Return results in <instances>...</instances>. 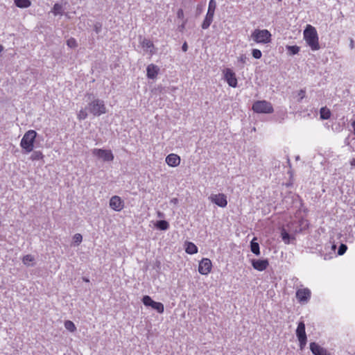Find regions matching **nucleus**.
Wrapping results in <instances>:
<instances>
[{
  "mask_svg": "<svg viewBox=\"0 0 355 355\" xmlns=\"http://www.w3.org/2000/svg\"><path fill=\"white\" fill-rule=\"evenodd\" d=\"M304 37L311 50L317 51L320 49L318 33L314 27L308 25L304 31Z\"/></svg>",
  "mask_w": 355,
  "mask_h": 355,
  "instance_id": "f257e3e1",
  "label": "nucleus"
},
{
  "mask_svg": "<svg viewBox=\"0 0 355 355\" xmlns=\"http://www.w3.org/2000/svg\"><path fill=\"white\" fill-rule=\"evenodd\" d=\"M36 136L37 132L33 130H30L24 135L20 142L24 154H28L33 150Z\"/></svg>",
  "mask_w": 355,
  "mask_h": 355,
  "instance_id": "f03ea898",
  "label": "nucleus"
},
{
  "mask_svg": "<svg viewBox=\"0 0 355 355\" xmlns=\"http://www.w3.org/2000/svg\"><path fill=\"white\" fill-rule=\"evenodd\" d=\"M86 109L94 116H100L107 112L103 101L98 98L90 102L86 107Z\"/></svg>",
  "mask_w": 355,
  "mask_h": 355,
  "instance_id": "7ed1b4c3",
  "label": "nucleus"
},
{
  "mask_svg": "<svg viewBox=\"0 0 355 355\" xmlns=\"http://www.w3.org/2000/svg\"><path fill=\"white\" fill-rule=\"evenodd\" d=\"M252 108L254 112L261 114H270L274 111L271 103L265 100L255 101Z\"/></svg>",
  "mask_w": 355,
  "mask_h": 355,
  "instance_id": "20e7f679",
  "label": "nucleus"
},
{
  "mask_svg": "<svg viewBox=\"0 0 355 355\" xmlns=\"http://www.w3.org/2000/svg\"><path fill=\"white\" fill-rule=\"evenodd\" d=\"M251 37L257 43L267 44L270 41L271 34L266 29H255Z\"/></svg>",
  "mask_w": 355,
  "mask_h": 355,
  "instance_id": "39448f33",
  "label": "nucleus"
},
{
  "mask_svg": "<svg viewBox=\"0 0 355 355\" xmlns=\"http://www.w3.org/2000/svg\"><path fill=\"white\" fill-rule=\"evenodd\" d=\"M296 336L300 343V349H302L306 345L307 337L305 331V324L304 321H300L298 323L296 329Z\"/></svg>",
  "mask_w": 355,
  "mask_h": 355,
  "instance_id": "423d86ee",
  "label": "nucleus"
},
{
  "mask_svg": "<svg viewBox=\"0 0 355 355\" xmlns=\"http://www.w3.org/2000/svg\"><path fill=\"white\" fill-rule=\"evenodd\" d=\"M92 154L104 162H111L114 159V155L110 150L94 148L92 150Z\"/></svg>",
  "mask_w": 355,
  "mask_h": 355,
  "instance_id": "0eeeda50",
  "label": "nucleus"
},
{
  "mask_svg": "<svg viewBox=\"0 0 355 355\" xmlns=\"http://www.w3.org/2000/svg\"><path fill=\"white\" fill-rule=\"evenodd\" d=\"M142 302L145 306L152 307L159 313H162L164 311V306L162 303L153 301L152 298L148 295H144L143 297Z\"/></svg>",
  "mask_w": 355,
  "mask_h": 355,
  "instance_id": "6e6552de",
  "label": "nucleus"
},
{
  "mask_svg": "<svg viewBox=\"0 0 355 355\" xmlns=\"http://www.w3.org/2000/svg\"><path fill=\"white\" fill-rule=\"evenodd\" d=\"M209 200L220 207H225L227 205V196L224 193H212Z\"/></svg>",
  "mask_w": 355,
  "mask_h": 355,
  "instance_id": "1a4fd4ad",
  "label": "nucleus"
},
{
  "mask_svg": "<svg viewBox=\"0 0 355 355\" xmlns=\"http://www.w3.org/2000/svg\"><path fill=\"white\" fill-rule=\"evenodd\" d=\"M212 263L209 259L203 258L199 263L198 272L201 275H208L211 270Z\"/></svg>",
  "mask_w": 355,
  "mask_h": 355,
  "instance_id": "9d476101",
  "label": "nucleus"
},
{
  "mask_svg": "<svg viewBox=\"0 0 355 355\" xmlns=\"http://www.w3.org/2000/svg\"><path fill=\"white\" fill-rule=\"evenodd\" d=\"M110 207L116 211H120L124 207V202L118 196H112L109 202Z\"/></svg>",
  "mask_w": 355,
  "mask_h": 355,
  "instance_id": "9b49d317",
  "label": "nucleus"
},
{
  "mask_svg": "<svg viewBox=\"0 0 355 355\" xmlns=\"http://www.w3.org/2000/svg\"><path fill=\"white\" fill-rule=\"evenodd\" d=\"M224 77L227 84L232 87H236L237 79L235 73L229 68L224 70Z\"/></svg>",
  "mask_w": 355,
  "mask_h": 355,
  "instance_id": "f8f14e48",
  "label": "nucleus"
},
{
  "mask_svg": "<svg viewBox=\"0 0 355 355\" xmlns=\"http://www.w3.org/2000/svg\"><path fill=\"white\" fill-rule=\"evenodd\" d=\"M311 294L309 288L298 289L296 292V298L301 303H306L311 298Z\"/></svg>",
  "mask_w": 355,
  "mask_h": 355,
  "instance_id": "ddd939ff",
  "label": "nucleus"
},
{
  "mask_svg": "<svg viewBox=\"0 0 355 355\" xmlns=\"http://www.w3.org/2000/svg\"><path fill=\"white\" fill-rule=\"evenodd\" d=\"M251 262L253 268L258 271L266 270L269 265L268 259H252Z\"/></svg>",
  "mask_w": 355,
  "mask_h": 355,
  "instance_id": "4468645a",
  "label": "nucleus"
},
{
  "mask_svg": "<svg viewBox=\"0 0 355 355\" xmlns=\"http://www.w3.org/2000/svg\"><path fill=\"white\" fill-rule=\"evenodd\" d=\"M310 349L314 355H330L326 349L315 342L310 343Z\"/></svg>",
  "mask_w": 355,
  "mask_h": 355,
  "instance_id": "2eb2a0df",
  "label": "nucleus"
},
{
  "mask_svg": "<svg viewBox=\"0 0 355 355\" xmlns=\"http://www.w3.org/2000/svg\"><path fill=\"white\" fill-rule=\"evenodd\" d=\"M166 162L168 166L175 167L180 164V157L175 154L171 153L166 157Z\"/></svg>",
  "mask_w": 355,
  "mask_h": 355,
  "instance_id": "dca6fc26",
  "label": "nucleus"
},
{
  "mask_svg": "<svg viewBox=\"0 0 355 355\" xmlns=\"http://www.w3.org/2000/svg\"><path fill=\"white\" fill-rule=\"evenodd\" d=\"M159 69L157 66L150 64L146 68L147 77L150 79H154L158 74Z\"/></svg>",
  "mask_w": 355,
  "mask_h": 355,
  "instance_id": "f3484780",
  "label": "nucleus"
},
{
  "mask_svg": "<svg viewBox=\"0 0 355 355\" xmlns=\"http://www.w3.org/2000/svg\"><path fill=\"white\" fill-rule=\"evenodd\" d=\"M140 43L145 51L149 52L151 55L155 53V51H153L154 44L150 40L144 38L140 42Z\"/></svg>",
  "mask_w": 355,
  "mask_h": 355,
  "instance_id": "a211bd4d",
  "label": "nucleus"
},
{
  "mask_svg": "<svg viewBox=\"0 0 355 355\" xmlns=\"http://www.w3.org/2000/svg\"><path fill=\"white\" fill-rule=\"evenodd\" d=\"M186 248L185 251L187 253L190 254H193L198 252V248L197 246L191 242H187L186 243Z\"/></svg>",
  "mask_w": 355,
  "mask_h": 355,
  "instance_id": "6ab92c4d",
  "label": "nucleus"
},
{
  "mask_svg": "<svg viewBox=\"0 0 355 355\" xmlns=\"http://www.w3.org/2000/svg\"><path fill=\"white\" fill-rule=\"evenodd\" d=\"M256 238H254L250 243V250L252 253L259 256L260 254V248L259 245L257 242H256Z\"/></svg>",
  "mask_w": 355,
  "mask_h": 355,
  "instance_id": "aec40b11",
  "label": "nucleus"
},
{
  "mask_svg": "<svg viewBox=\"0 0 355 355\" xmlns=\"http://www.w3.org/2000/svg\"><path fill=\"white\" fill-rule=\"evenodd\" d=\"M51 12L55 16L62 15L64 12L63 6L61 3H56L54 4Z\"/></svg>",
  "mask_w": 355,
  "mask_h": 355,
  "instance_id": "412c9836",
  "label": "nucleus"
},
{
  "mask_svg": "<svg viewBox=\"0 0 355 355\" xmlns=\"http://www.w3.org/2000/svg\"><path fill=\"white\" fill-rule=\"evenodd\" d=\"M155 227L160 230H167L169 228V223L165 220L157 221Z\"/></svg>",
  "mask_w": 355,
  "mask_h": 355,
  "instance_id": "4be33fe9",
  "label": "nucleus"
},
{
  "mask_svg": "<svg viewBox=\"0 0 355 355\" xmlns=\"http://www.w3.org/2000/svg\"><path fill=\"white\" fill-rule=\"evenodd\" d=\"M15 4L21 8H28L31 5L30 0H15Z\"/></svg>",
  "mask_w": 355,
  "mask_h": 355,
  "instance_id": "5701e85b",
  "label": "nucleus"
},
{
  "mask_svg": "<svg viewBox=\"0 0 355 355\" xmlns=\"http://www.w3.org/2000/svg\"><path fill=\"white\" fill-rule=\"evenodd\" d=\"M320 118L324 120L328 119L331 116L330 110L326 107H322L320 109Z\"/></svg>",
  "mask_w": 355,
  "mask_h": 355,
  "instance_id": "b1692460",
  "label": "nucleus"
},
{
  "mask_svg": "<svg viewBox=\"0 0 355 355\" xmlns=\"http://www.w3.org/2000/svg\"><path fill=\"white\" fill-rule=\"evenodd\" d=\"M282 239L286 244H288L291 240L293 239L284 229H282L281 232Z\"/></svg>",
  "mask_w": 355,
  "mask_h": 355,
  "instance_id": "393cba45",
  "label": "nucleus"
},
{
  "mask_svg": "<svg viewBox=\"0 0 355 355\" xmlns=\"http://www.w3.org/2000/svg\"><path fill=\"white\" fill-rule=\"evenodd\" d=\"M214 17L211 16L206 15L202 24V29H207L209 26L211 25Z\"/></svg>",
  "mask_w": 355,
  "mask_h": 355,
  "instance_id": "a878e982",
  "label": "nucleus"
},
{
  "mask_svg": "<svg viewBox=\"0 0 355 355\" xmlns=\"http://www.w3.org/2000/svg\"><path fill=\"white\" fill-rule=\"evenodd\" d=\"M35 260L33 256L31 254H27L24 256L22 259V262L24 265H26L28 266H33V263H31V262H33Z\"/></svg>",
  "mask_w": 355,
  "mask_h": 355,
  "instance_id": "bb28decb",
  "label": "nucleus"
},
{
  "mask_svg": "<svg viewBox=\"0 0 355 355\" xmlns=\"http://www.w3.org/2000/svg\"><path fill=\"white\" fill-rule=\"evenodd\" d=\"M286 49L288 50L290 55L297 54L300 51V47L297 46H286Z\"/></svg>",
  "mask_w": 355,
  "mask_h": 355,
  "instance_id": "cd10ccee",
  "label": "nucleus"
},
{
  "mask_svg": "<svg viewBox=\"0 0 355 355\" xmlns=\"http://www.w3.org/2000/svg\"><path fill=\"white\" fill-rule=\"evenodd\" d=\"M64 327L70 332H74L76 330L74 323L71 320H66L64 322Z\"/></svg>",
  "mask_w": 355,
  "mask_h": 355,
  "instance_id": "c85d7f7f",
  "label": "nucleus"
},
{
  "mask_svg": "<svg viewBox=\"0 0 355 355\" xmlns=\"http://www.w3.org/2000/svg\"><path fill=\"white\" fill-rule=\"evenodd\" d=\"M44 155L41 151H33L31 155V159L33 161L40 160L42 159Z\"/></svg>",
  "mask_w": 355,
  "mask_h": 355,
  "instance_id": "c756f323",
  "label": "nucleus"
},
{
  "mask_svg": "<svg viewBox=\"0 0 355 355\" xmlns=\"http://www.w3.org/2000/svg\"><path fill=\"white\" fill-rule=\"evenodd\" d=\"M87 117V112H86V110L84 109L80 110L78 114V119L80 121H82V120L85 119Z\"/></svg>",
  "mask_w": 355,
  "mask_h": 355,
  "instance_id": "7c9ffc66",
  "label": "nucleus"
},
{
  "mask_svg": "<svg viewBox=\"0 0 355 355\" xmlns=\"http://www.w3.org/2000/svg\"><path fill=\"white\" fill-rule=\"evenodd\" d=\"M67 44L70 48H76L78 46L76 40L73 37L67 41Z\"/></svg>",
  "mask_w": 355,
  "mask_h": 355,
  "instance_id": "2f4dec72",
  "label": "nucleus"
},
{
  "mask_svg": "<svg viewBox=\"0 0 355 355\" xmlns=\"http://www.w3.org/2000/svg\"><path fill=\"white\" fill-rule=\"evenodd\" d=\"M252 56L256 59H260L261 58L262 53L261 51L259 49H254L252 51Z\"/></svg>",
  "mask_w": 355,
  "mask_h": 355,
  "instance_id": "473e14b6",
  "label": "nucleus"
},
{
  "mask_svg": "<svg viewBox=\"0 0 355 355\" xmlns=\"http://www.w3.org/2000/svg\"><path fill=\"white\" fill-rule=\"evenodd\" d=\"M347 249V247L345 244H341L339 248H338V254L339 255H343L345 253L346 250Z\"/></svg>",
  "mask_w": 355,
  "mask_h": 355,
  "instance_id": "72a5a7b5",
  "label": "nucleus"
},
{
  "mask_svg": "<svg viewBox=\"0 0 355 355\" xmlns=\"http://www.w3.org/2000/svg\"><path fill=\"white\" fill-rule=\"evenodd\" d=\"M73 242L75 243H76L77 245H79L82 240H83V236L80 234H76L74 236H73Z\"/></svg>",
  "mask_w": 355,
  "mask_h": 355,
  "instance_id": "f704fd0d",
  "label": "nucleus"
},
{
  "mask_svg": "<svg viewBox=\"0 0 355 355\" xmlns=\"http://www.w3.org/2000/svg\"><path fill=\"white\" fill-rule=\"evenodd\" d=\"M216 8V2L215 0H210L209 2L208 9L215 12Z\"/></svg>",
  "mask_w": 355,
  "mask_h": 355,
  "instance_id": "c9c22d12",
  "label": "nucleus"
},
{
  "mask_svg": "<svg viewBox=\"0 0 355 355\" xmlns=\"http://www.w3.org/2000/svg\"><path fill=\"white\" fill-rule=\"evenodd\" d=\"M239 62L243 63V64H245L247 60H248V58L246 57L245 55L243 54L241 55L239 58Z\"/></svg>",
  "mask_w": 355,
  "mask_h": 355,
  "instance_id": "e433bc0d",
  "label": "nucleus"
},
{
  "mask_svg": "<svg viewBox=\"0 0 355 355\" xmlns=\"http://www.w3.org/2000/svg\"><path fill=\"white\" fill-rule=\"evenodd\" d=\"M94 31L96 33H99L101 31V24L100 23H96L94 25Z\"/></svg>",
  "mask_w": 355,
  "mask_h": 355,
  "instance_id": "4c0bfd02",
  "label": "nucleus"
},
{
  "mask_svg": "<svg viewBox=\"0 0 355 355\" xmlns=\"http://www.w3.org/2000/svg\"><path fill=\"white\" fill-rule=\"evenodd\" d=\"M298 95L300 98V101H301L302 99H303L305 97V91L304 89H300L298 93Z\"/></svg>",
  "mask_w": 355,
  "mask_h": 355,
  "instance_id": "58836bf2",
  "label": "nucleus"
},
{
  "mask_svg": "<svg viewBox=\"0 0 355 355\" xmlns=\"http://www.w3.org/2000/svg\"><path fill=\"white\" fill-rule=\"evenodd\" d=\"M202 12V6H198L196 9V15H199Z\"/></svg>",
  "mask_w": 355,
  "mask_h": 355,
  "instance_id": "ea45409f",
  "label": "nucleus"
},
{
  "mask_svg": "<svg viewBox=\"0 0 355 355\" xmlns=\"http://www.w3.org/2000/svg\"><path fill=\"white\" fill-rule=\"evenodd\" d=\"M182 50L184 52H186L188 50V45H187V43L186 42H184V44H182Z\"/></svg>",
  "mask_w": 355,
  "mask_h": 355,
  "instance_id": "a19ab883",
  "label": "nucleus"
},
{
  "mask_svg": "<svg viewBox=\"0 0 355 355\" xmlns=\"http://www.w3.org/2000/svg\"><path fill=\"white\" fill-rule=\"evenodd\" d=\"M171 204L177 205L178 203V199L176 198H173L170 200Z\"/></svg>",
  "mask_w": 355,
  "mask_h": 355,
  "instance_id": "79ce46f5",
  "label": "nucleus"
},
{
  "mask_svg": "<svg viewBox=\"0 0 355 355\" xmlns=\"http://www.w3.org/2000/svg\"><path fill=\"white\" fill-rule=\"evenodd\" d=\"M208 15V16H211L214 17V11L213 10H210L208 9L207 10V15Z\"/></svg>",
  "mask_w": 355,
  "mask_h": 355,
  "instance_id": "37998d69",
  "label": "nucleus"
},
{
  "mask_svg": "<svg viewBox=\"0 0 355 355\" xmlns=\"http://www.w3.org/2000/svg\"><path fill=\"white\" fill-rule=\"evenodd\" d=\"M182 16H183V11H182V10H181V9H180V10H179L178 11V17L179 18H180V17H182Z\"/></svg>",
  "mask_w": 355,
  "mask_h": 355,
  "instance_id": "c03bdc74",
  "label": "nucleus"
},
{
  "mask_svg": "<svg viewBox=\"0 0 355 355\" xmlns=\"http://www.w3.org/2000/svg\"><path fill=\"white\" fill-rule=\"evenodd\" d=\"M83 280L85 282H89V279L86 277H83Z\"/></svg>",
  "mask_w": 355,
  "mask_h": 355,
  "instance_id": "a18cd8bd",
  "label": "nucleus"
},
{
  "mask_svg": "<svg viewBox=\"0 0 355 355\" xmlns=\"http://www.w3.org/2000/svg\"><path fill=\"white\" fill-rule=\"evenodd\" d=\"M352 126L354 129V134L355 135V121L352 123Z\"/></svg>",
  "mask_w": 355,
  "mask_h": 355,
  "instance_id": "49530a36",
  "label": "nucleus"
},
{
  "mask_svg": "<svg viewBox=\"0 0 355 355\" xmlns=\"http://www.w3.org/2000/svg\"><path fill=\"white\" fill-rule=\"evenodd\" d=\"M350 46L352 49L354 48V40H351V42H350Z\"/></svg>",
  "mask_w": 355,
  "mask_h": 355,
  "instance_id": "de8ad7c7",
  "label": "nucleus"
},
{
  "mask_svg": "<svg viewBox=\"0 0 355 355\" xmlns=\"http://www.w3.org/2000/svg\"><path fill=\"white\" fill-rule=\"evenodd\" d=\"M351 165L352 166H355V159H353L351 162Z\"/></svg>",
  "mask_w": 355,
  "mask_h": 355,
  "instance_id": "09e8293b",
  "label": "nucleus"
},
{
  "mask_svg": "<svg viewBox=\"0 0 355 355\" xmlns=\"http://www.w3.org/2000/svg\"><path fill=\"white\" fill-rule=\"evenodd\" d=\"M158 216H159V217H162L163 214H162L161 212H158Z\"/></svg>",
  "mask_w": 355,
  "mask_h": 355,
  "instance_id": "8fccbe9b",
  "label": "nucleus"
},
{
  "mask_svg": "<svg viewBox=\"0 0 355 355\" xmlns=\"http://www.w3.org/2000/svg\"><path fill=\"white\" fill-rule=\"evenodd\" d=\"M277 1H278V2H281V1H282V0H277Z\"/></svg>",
  "mask_w": 355,
  "mask_h": 355,
  "instance_id": "3c124183",
  "label": "nucleus"
}]
</instances>
